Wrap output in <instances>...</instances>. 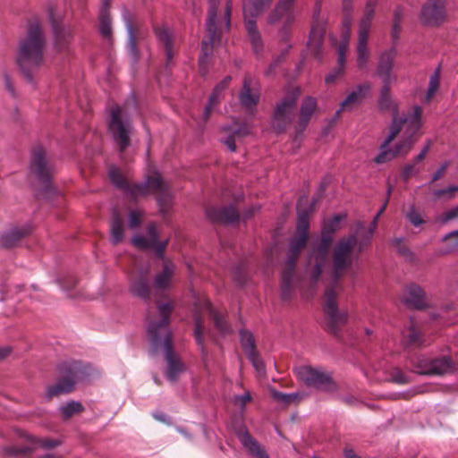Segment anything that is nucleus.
<instances>
[{
	"instance_id": "5fc2aeb1",
	"label": "nucleus",
	"mask_w": 458,
	"mask_h": 458,
	"mask_svg": "<svg viewBox=\"0 0 458 458\" xmlns=\"http://www.w3.org/2000/svg\"><path fill=\"white\" fill-rule=\"evenodd\" d=\"M143 213L140 210H131L129 213L128 220H129V227L134 229L138 227L142 220Z\"/></svg>"
},
{
	"instance_id": "a19ab883",
	"label": "nucleus",
	"mask_w": 458,
	"mask_h": 458,
	"mask_svg": "<svg viewBox=\"0 0 458 458\" xmlns=\"http://www.w3.org/2000/svg\"><path fill=\"white\" fill-rule=\"evenodd\" d=\"M343 12L346 16L344 21V25L346 29V31L344 33V41H349L352 24L350 16L352 12V0H343Z\"/></svg>"
},
{
	"instance_id": "2eb2a0df",
	"label": "nucleus",
	"mask_w": 458,
	"mask_h": 458,
	"mask_svg": "<svg viewBox=\"0 0 458 458\" xmlns=\"http://www.w3.org/2000/svg\"><path fill=\"white\" fill-rule=\"evenodd\" d=\"M374 16L375 11L364 9L363 14L359 21L357 65L360 69H363L367 66L369 59L370 53L368 47V42Z\"/></svg>"
},
{
	"instance_id": "393cba45",
	"label": "nucleus",
	"mask_w": 458,
	"mask_h": 458,
	"mask_svg": "<svg viewBox=\"0 0 458 458\" xmlns=\"http://www.w3.org/2000/svg\"><path fill=\"white\" fill-rule=\"evenodd\" d=\"M401 300L413 309L420 310L426 306L425 293L415 284H411L404 288Z\"/></svg>"
},
{
	"instance_id": "ea45409f",
	"label": "nucleus",
	"mask_w": 458,
	"mask_h": 458,
	"mask_svg": "<svg viewBox=\"0 0 458 458\" xmlns=\"http://www.w3.org/2000/svg\"><path fill=\"white\" fill-rule=\"evenodd\" d=\"M62 417L64 420L70 419L76 413H80L83 411V406L81 403L76 401H71L59 408Z\"/></svg>"
},
{
	"instance_id": "864d4df0",
	"label": "nucleus",
	"mask_w": 458,
	"mask_h": 458,
	"mask_svg": "<svg viewBox=\"0 0 458 458\" xmlns=\"http://www.w3.org/2000/svg\"><path fill=\"white\" fill-rule=\"evenodd\" d=\"M458 191V186H450L445 189L437 190L433 192L435 199H439L443 197L450 199L453 198L454 193Z\"/></svg>"
},
{
	"instance_id": "423d86ee",
	"label": "nucleus",
	"mask_w": 458,
	"mask_h": 458,
	"mask_svg": "<svg viewBox=\"0 0 458 458\" xmlns=\"http://www.w3.org/2000/svg\"><path fill=\"white\" fill-rule=\"evenodd\" d=\"M340 221L341 216H335L326 222L321 232L320 240L312 245V250L309 257V266L312 264L314 266L311 271V277L315 282L319 278L323 267L327 264L328 250L334 233L339 229Z\"/></svg>"
},
{
	"instance_id": "7c9ffc66",
	"label": "nucleus",
	"mask_w": 458,
	"mask_h": 458,
	"mask_svg": "<svg viewBox=\"0 0 458 458\" xmlns=\"http://www.w3.org/2000/svg\"><path fill=\"white\" fill-rule=\"evenodd\" d=\"M242 445L256 458H270L265 448L259 445L249 432L245 431L240 436Z\"/></svg>"
},
{
	"instance_id": "9b49d317",
	"label": "nucleus",
	"mask_w": 458,
	"mask_h": 458,
	"mask_svg": "<svg viewBox=\"0 0 458 458\" xmlns=\"http://www.w3.org/2000/svg\"><path fill=\"white\" fill-rule=\"evenodd\" d=\"M109 131L119 147L123 151L131 143L130 135L132 131V124L123 109L114 106L110 109Z\"/></svg>"
},
{
	"instance_id": "c03bdc74",
	"label": "nucleus",
	"mask_w": 458,
	"mask_h": 458,
	"mask_svg": "<svg viewBox=\"0 0 458 458\" xmlns=\"http://www.w3.org/2000/svg\"><path fill=\"white\" fill-rule=\"evenodd\" d=\"M225 88H226V86H225V84H221V82L215 87L214 91L208 99V103L205 107V112H204V119L205 120H207L208 118L209 114H211L212 108L218 102V95Z\"/></svg>"
},
{
	"instance_id": "a18cd8bd",
	"label": "nucleus",
	"mask_w": 458,
	"mask_h": 458,
	"mask_svg": "<svg viewBox=\"0 0 458 458\" xmlns=\"http://www.w3.org/2000/svg\"><path fill=\"white\" fill-rule=\"evenodd\" d=\"M440 71L437 69L430 76L429 84L427 91L426 101L429 102L439 88Z\"/></svg>"
},
{
	"instance_id": "a211bd4d",
	"label": "nucleus",
	"mask_w": 458,
	"mask_h": 458,
	"mask_svg": "<svg viewBox=\"0 0 458 458\" xmlns=\"http://www.w3.org/2000/svg\"><path fill=\"white\" fill-rule=\"evenodd\" d=\"M420 22L427 26H438L445 20V1L428 0L421 7Z\"/></svg>"
},
{
	"instance_id": "09e8293b",
	"label": "nucleus",
	"mask_w": 458,
	"mask_h": 458,
	"mask_svg": "<svg viewBox=\"0 0 458 458\" xmlns=\"http://www.w3.org/2000/svg\"><path fill=\"white\" fill-rule=\"evenodd\" d=\"M431 367V359L428 358H419L414 363V370L416 373L420 375H433Z\"/></svg>"
},
{
	"instance_id": "4d7b16f0",
	"label": "nucleus",
	"mask_w": 458,
	"mask_h": 458,
	"mask_svg": "<svg viewBox=\"0 0 458 458\" xmlns=\"http://www.w3.org/2000/svg\"><path fill=\"white\" fill-rule=\"evenodd\" d=\"M247 357L258 372L263 373L265 371L263 361L257 353V352H253L251 353L247 354Z\"/></svg>"
},
{
	"instance_id": "aec40b11",
	"label": "nucleus",
	"mask_w": 458,
	"mask_h": 458,
	"mask_svg": "<svg viewBox=\"0 0 458 458\" xmlns=\"http://www.w3.org/2000/svg\"><path fill=\"white\" fill-rule=\"evenodd\" d=\"M395 57L394 48L384 51L380 55L376 75L381 80L382 84H392L396 81L397 76L393 72Z\"/></svg>"
},
{
	"instance_id": "774afa93",
	"label": "nucleus",
	"mask_w": 458,
	"mask_h": 458,
	"mask_svg": "<svg viewBox=\"0 0 458 458\" xmlns=\"http://www.w3.org/2000/svg\"><path fill=\"white\" fill-rule=\"evenodd\" d=\"M453 237L456 239V245H458V230L450 232L449 233L445 234L443 238V241H447Z\"/></svg>"
},
{
	"instance_id": "f704fd0d",
	"label": "nucleus",
	"mask_w": 458,
	"mask_h": 458,
	"mask_svg": "<svg viewBox=\"0 0 458 458\" xmlns=\"http://www.w3.org/2000/svg\"><path fill=\"white\" fill-rule=\"evenodd\" d=\"M109 0H104L99 13V32L103 38L109 39L112 37L111 17L108 11Z\"/></svg>"
},
{
	"instance_id": "f3484780",
	"label": "nucleus",
	"mask_w": 458,
	"mask_h": 458,
	"mask_svg": "<svg viewBox=\"0 0 458 458\" xmlns=\"http://www.w3.org/2000/svg\"><path fill=\"white\" fill-rule=\"evenodd\" d=\"M294 1L280 0L267 16V22L271 25L282 22V28L280 29L282 38L286 37L289 28L295 21Z\"/></svg>"
},
{
	"instance_id": "f03ea898",
	"label": "nucleus",
	"mask_w": 458,
	"mask_h": 458,
	"mask_svg": "<svg viewBox=\"0 0 458 458\" xmlns=\"http://www.w3.org/2000/svg\"><path fill=\"white\" fill-rule=\"evenodd\" d=\"M173 308L170 302L159 304V319L155 320L148 318L147 332L154 349L164 350L167 362L165 377L169 381L175 382L178 376L184 371L185 367L173 352L171 333L167 327Z\"/></svg>"
},
{
	"instance_id": "0eeeda50",
	"label": "nucleus",
	"mask_w": 458,
	"mask_h": 458,
	"mask_svg": "<svg viewBox=\"0 0 458 458\" xmlns=\"http://www.w3.org/2000/svg\"><path fill=\"white\" fill-rule=\"evenodd\" d=\"M210 7L208 11V17L207 20V38L202 41V54L203 58L200 60L202 63L205 58L208 57L212 53L213 46L216 41L219 40L220 34L223 30H228L231 23L232 13V2L229 0L225 4V11L223 21H219L216 17L219 0H208Z\"/></svg>"
},
{
	"instance_id": "bb28decb",
	"label": "nucleus",
	"mask_w": 458,
	"mask_h": 458,
	"mask_svg": "<svg viewBox=\"0 0 458 458\" xmlns=\"http://www.w3.org/2000/svg\"><path fill=\"white\" fill-rule=\"evenodd\" d=\"M174 274V266L171 262H165L164 269L157 273L153 281V289L157 293L168 290L172 285V279Z\"/></svg>"
},
{
	"instance_id": "cd10ccee",
	"label": "nucleus",
	"mask_w": 458,
	"mask_h": 458,
	"mask_svg": "<svg viewBox=\"0 0 458 458\" xmlns=\"http://www.w3.org/2000/svg\"><path fill=\"white\" fill-rule=\"evenodd\" d=\"M206 213L211 221L216 223H233L239 218L236 209L233 207L210 208Z\"/></svg>"
},
{
	"instance_id": "603ef678",
	"label": "nucleus",
	"mask_w": 458,
	"mask_h": 458,
	"mask_svg": "<svg viewBox=\"0 0 458 458\" xmlns=\"http://www.w3.org/2000/svg\"><path fill=\"white\" fill-rule=\"evenodd\" d=\"M377 219L378 217L377 216H375L372 223H371V226L369 228V231L368 233V235L365 237V238H362L359 241V252H362L363 250L369 244L370 242V239L372 237V234L375 231V228L377 226Z\"/></svg>"
},
{
	"instance_id": "052dcab7",
	"label": "nucleus",
	"mask_w": 458,
	"mask_h": 458,
	"mask_svg": "<svg viewBox=\"0 0 458 458\" xmlns=\"http://www.w3.org/2000/svg\"><path fill=\"white\" fill-rule=\"evenodd\" d=\"M392 380L397 384H408L410 383L409 377L400 370H395L392 374Z\"/></svg>"
},
{
	"instance_id": "c756f323",
	"label": "nucleus",
	"mask_w": 458,
	"mask_h": 458,
	"mask_svg": "<svg viewBox=\"0 0 458 458\" xmlns=\"http://www.w3.org/2000/svg\"><path fill=\"white\" fill-rule=\"evenodd\" d=\"M402 341L405 347L417 348L422 346L424 343L423 336L413 320L411 321L410 327L403 331Z\"/></svg>"
},
{
	"instance_id": "4be33fe9",
	"label": "nucleus",
	"mask_w": 458,
	"mask_h": 458,
	"mask_svg": "<svg viewBox=\"0 0 458 458\" xmlns=\"http://www.w3.org/2000/svg\"><path fill=\"white\" fill-rule=\"evenodd\" d=\"M149 269L142 267L134 272L130 279V292L136 297L143 300L149 299L151 286L149 284Z\"/></svg>"
},
{
	"instance_id": "13d9d810",
	"label": "nucleus",
	"mask_w": 458,
	"mask_h": 458,
	"mask_svg": "<svg viewBox=\"0 0 458 458\" xmlns=\"http://www.w3.org/2000/svg\"><path fill=\"white\" fill-rule=\"evenodd\" d=\"M311 38L309 46L310 49L314 50L318 48L320 46L321 38H322V33L319 30H317V29L312 28L311 30Z\"/></svg>"
},
{
	"instance_id": "4468645a",
	"label": "nucleus",
	"mask_w": 458,
	"mask_h": 458,
	"mask_svg": "<svg viewBox=\"0 0 458 458\" xmlns=\"http://www.w3.org/2000/svg\"><path fill=\"white\" fill-rule=\"evenodd\" d=\"M335 287H337L336 282L326 289L324 301V310L327 315V328L333 334H336L347 322L348 318L346 312L338 310Z\"/></svg>"
},
{
	"instance_id": "6ab92c4d",
	"label": "nucleus",
	"mask_w": 458,
	"mask_h": 458,
	"mask_svg": "<svg viewBox=\"0 0 458 458\" xmlns=\"http://www.w3.org/2000/svg\"><path fill=\"white\" fill-rule=\"evenodd\" d=\"M148 237L135 235L131 243L140 250L154 249L157 256L163 259V253L168 244V240L158 242V233L157 225L153 223L147 226Z\"/></svg>"
},
{
	"instance_id": "e2e57ef3",
	"label": "nucleus",
	"mask_w": 458,
	"mask_h": 458,
	"mask_svg": "<svg viewBox=\"0 0 458 458\" xmlns=\"http://www.w3.org/2000/svg\"><path fill=\"white\" fill-rule=\"evenodd\" d=\"M448 166L449 162H445L444 164H442L441 166L433 174L432 182L438 181L444 175Z\"/></svg>"
},
{
	"instance_id": "49530a36",
	"label": "nucleus",
	"mask_w": 458,
	"mask_h": 458,
	"mask_svg": "<svg viewBox=\"0 0 458 458\" xmlns=\"http://www.w3.org/2000/svg\"><path fill=\"white\" fill-rule=\"evenodd\" d=\"M240 335H241V343H242V348L244 349L246 354L256 352L255 341H254L252 334L246 330H241Z\"/></svg>"
},
{
	"instance_id": "a878e982",
	"label": "nucleus",
	"mask_w": 458,
	"mask_h": 458,
	"mask_svg": "<svg viewBox=\"0 0 458 458\" xmlns=\"http://www.w3.org/2000/svg\"><path fill=\"white\" fill-rule=\"evenodd\" d=\"M51 23L54 32L55 47L57 51H63L67 48L72 35L69 28L64 27L51 14Z\"/></svg>"
},
{
	"instance_id": "79ce46f5",
	"label": "nucleus",
	"mask_w": 458,
	"mask_h": 458,
	"mask_svg": "<svg viewBox=\"0 0 458 458\" xmlns=\"http://www.w3.org/2000/svg\"><path fill=\"white\" fill-rule=\"evenodd\" d=\"M225 88H226V86H225V84H221V82L215 87L214 91L208 99V103L205 107V112H204V119L205 120H207L208 118L209 114H211L212 108L218 102V95Z\"/></svg>"
},
{
	"instance_id": "c9c22d12",
	"label": "nucleus",
	"mask_w": 458,
	"mask_h": 458,
	"mask_svg": "<svg viewBox=\"0 0 458 458\" xmlns=\"http://www.w3.org/2000/svg\"><path fill=\"white\" fill-rule=\"evenodd\" d=\"M156 36L159 42L164 45L165 55L168 61L173 58V38L170 30L165 27H157L155 30Z\"/></svg>"
},
{
	"instance_id": "69168bd1",
	"label": "nucleus",
	"mask_w": 458,
	"mask_h": 458,
	"mask_svg": "<svg viewBox=\"0 0 458 458\" xmlns=\"http://www.w3.org/2000/svg\"><path fill=\"white\" fill-rule=\"evenodd\" d=\"M59 445H60V442L56 441V440L44 439L41 441V445L47 449L54 448Z\"/></svg>"
},
{
	"instance_id": "f8f14e48",
	"label": "nucleus",
	"mask_w": 458,
	"mask_h": 458,
	"mask_svg": "<svg viewBox=\"0 0 458 458\" xmlns=\"http://www.w3.org/2000/svg\"><path fill=\"white\" fill-rule=\"evenodd\" d=\"M81 371V364L78 361L72 360L62 363L59 366L61 378L56 382V384L47 388V399L51 400L55 396L72 392L73 390L76 378Z\"/></svg>"
},
{
	"instance_id": "7ed1b4c3",
	"label": "nucleus",
	"mask_w": 458,
	"mask_h": 458,
	"mask_svg": "<svg viewBox=\"0 0 458 458\" xmlns=\"http://www.w3.org/2000/svg\"><path fill=\"white\" fill-rule=\"evenodd\" d=\"M312 209L307 196H302L297 203L298 225L295 236L291 240L285 267L282 275V297L288 300L293 288V277L296 261L305 248L309 237V214Z\"/></svg>"
},
{
	"instance_id": "412c9836",
	"label": "nucleus",
	"mask_w": 458,
	"mask_h": 458,
	"mask_svg": "<svg viewBox=\"0 0 458 458\" xmlns=\"http://www.w3.org/2000/svg\"><path fill=\"white\" fill-rule=\"evenodd\" d=\"M31 172L47 189L51 178V167L47 165L46 151L42 147H37L33 150L31 160Z\"/></svg>"
},
{
	"instance_id": "6e6552de",
	"label": "nucleus",
	"mask_w": 458,
	"mask_h": 458,
	"mask_svg": "<svg viewBox=\"0 0 458 458\" xmlns=\"http://www.w3.org/2000/svg\"><path fill=\"white\" fill-rule=\"evenodd\" d=\"M359 241L356 234L341 238L333 248L332 275L335 280L341 278L352 267L359 252Z\"/></svg>"
},
{
	"instance_id": "3c124183",
	"label": "nucleus",
	"mask_w": 458,
	"mask_h": 458,
	"mask_svg": "<svg viewBox=\"0 0 458 458\" xmlns=\"http://www.w3.org/2000/svg\"><path fill=\"white\" fill-rule=\"evenodd\" d=\"M458 218V205L450 208L446 212L443 213L442 215L438 216L436 218L437 223L440 225H445L448 222L454 220Z\"/></svg>"
},
{
	"instance_id": "4c0bfd02",
	"label": "nucleus",
	"mask_w": 458,
	"mask_h": 458,
	"mask_svg": "<svg viewBox=\"0 0 458 458\" xmlns=\"http://www.w3.org/2000/svg\"><path fill=\"white\" fill-rule=\"evenodd\" d=\"M123 239V224L120 216L115 213L111 222V241L113 244L120 243Z\"/></svg>"
},
{
	"instance_id": "0e129e2a",
	"label": "nucleus",
	"mask_w": 458,
	"mask_h": 458,
	"mask_svg": "<svg viewBox=\"0 0 458 458\" xmlns=\"http://www.w3.org/2000/svg\"><path fill=\"white\" fill-rule=\"evenodd\" d=\"M4 82L6 90L13 97H15V90L11 78L8 74L4 75Z\"/></svg>"
},
{
	"instance_id": "9d476101",
	"label": "nucleus",
	"mask_w": 458,
	"mask_h": 458,
	"mask_svg": "<svg viewBox=\"0 0 458 458\" xmlns=\"http://www.w3.org/2000/svg\"><path fill=\"white\" fill-rule=\"evenodd\" d=\"M294 371L297 378L308 386L329 393H334L338 389L331 373L319 368L301 366L296 368Z\"/></svg>"
},
{
	"instance_id": "6e6d98bb",
	"label": "nucleus",
	"mask_w": 458,
	"mask_h": 458,
	"mask_svg": "<svg viewBox=\"0 0 458 458\" xmlns=\"http://www.w3.org/2000/svg\"><path fill=\"white\" fill-rule=\"evenodd\" d=\"M250 401L251 394L249 391H245L242 394H237L233 397V403L242 409H243Z\"/></svg>"
},
{
	"instance_id": "bf43d9fd",
	"label": "nucleus",
	"mask_w": 458,
	"mask_h": 458,
	"mask_svg": "<svg viewBox=\"0 0 458 458\" xmlns=\"http://www.w3.org/2000/svg\"><path fill=\"white\" fill-rule=\"evenodd\" d=\"M392 244L394 247H395L397 249V251L403 255V256H407V255H410L411 252L409 250V249L403 244V238H395L392 241Z\"/></svg>"
},
{
	"instance_id": "58836bf2",
	"label": "nucleus",
	"mask_w": 458,
	"mask_h": 458,
	"mask_svg": "<svg viewBox=\"0 0 458 458\" xmlns=\"http://www.w3.org/2000/svg\"><path fill=\"white\" fill-rule=\"evenodd\" d=\"M270 393L275 401L284 404L297 403L302 399L299 393L284 394L276 389H271Z\"/></svg>"
},
{
	"instance_id": "f257e3e1",
	"label": "nucleus",
	"mask_w": 458,
	"mask_h": 458,
	"mask_svg": "<svg viewBox=\"0 0 458 458\" xmlns=\"http://www.w3.org/2000/svg\"><path fill=\"white\" fill-rule=\"evenodd\" d=\"M381 111L390 112L393 115L389 132L380 146V152L375 157L377 164H383L402 156L405 157L418 140V132L422 125V109L414 106L412 111L399 116L398 105L393 99L391 84H382L377 100Z\"/></svg>"
},
{
	"instance_id": "de8ad7c7",
	"label": "nucleus",
	"mask_w": 458,
	"mask_h": 458,
	"mask_svg": "<svg viewBox=\"0 0 458 458\" xmlns=\"http://www.w3.org/2000/svg\"><path fill=\"white\" fill-rule=\"evenodd\" d=\"M405 217L415 227H419L426 223V220L423 218L422 215L413 205L410 206L408 211L405 214Z\"/></svg>"
},
{
	"instance_id": "ddd939ff",
	"label": "nucleus",
	"mask_w": 458,
	"mask_h": 458,
	"mask_svg": "<svg viewBox=\"0 0 458 458\" xmlns=\"http://www.w3.org/2000/svg\"><path fill=\"white\" fill-rule=\"evenodd\" d=\"M296 103L297 95L293 93L276 105L271 119V127L275 131L284 132L293 123L296 115Z\"/></svg>"
},
{
	"instance_id": "680f3d73",
	"label": "nucleus",
	"mask_w": 458,
	"mask_h": 458,
	"mask_svg": "<svg viewBox=\"0 0 458 458\" xmlns=\"http://www.w3.org/2000/svg\"><path fill=\"white\" fill-rule=\"evenodd\" d=\"M415 173H417V171L415 170V164L413 163L407 164L403 169V176L404 180H408Z\"/></svg>"
},
{
	"instance_id": "5701e85b",
	"label": "nucleus",
	"mask_w": 458,
	"mask_h": 458,
	"mask_svg": "<svg viewBox=\"0 0 458 458\" xmlns=\"http://www.w3.org/2000/svg\"><path fill=\"white\" fill-rule=\"evenodd\" d=\"M259 87L258 82L250 76L243 80L242 89L240 93L241 104L248 109L257 106L259 101Z\"/></svg>"
},
{
	"instance_id": "72a5a7b5",
	"label": "nucleus",
	"mask_w": 458,
	"mask_h": 458,
	"mask_svg": "<svg viewBox=\"0 0 458 458\" xmlns=\"http://www.w3.org/2000/svg\"><path fill=\"white\" fill-rule=\"evenodd\" d=\"M348 43L349 41L344 40L340 45L338 48V66L326 76L325 81L327 84L333 83L336 78L344 73Z\"/></svg>"
},
{
	"instance_id": "20e7f679",
	"label": "nucleus",
	"mask_w": 458,
	"mask_h": 458,
	"mask_svg": "<svg viewBox=\"0 0 458 458\" xmlns=\"http://www.w3.org/2000/svg\"><path fill=\"white\" fill-rule=\"evenodd\" d=\"M46 38L38 22L30 23L27 34L19 42L17 64L24 77L31 81L33 73L43 64Z\"/></svg>"
},
{
	"instance_id": "e433bc0d",
	"label": "nucleus",
	"mask_w": 458,
	"mask_h": 458,
	"mask_svg": "<svg viewBox=\"0 0 458 458\" xmlns=\"http://www.w3.org/2000/svg\"><path fill=\"white\" fill-rule=\"evenodd\" d=\"M431 367L430 371L433 372V375H443L452 371L453 363L449 357L444 356L439 359H431Z\"/></svg>"
},
{
	"instance_id": "c85d7f7f",
	"label": "nucleus",
	"mask_w": 458,
	"mask_h": 458,
	"mask_svg": "<svg viewBox=\"0 0 458 458\" xmlns=\"http://www.w3.org/2000/svg\"><path fill=\"white\" fill-rule=\"evenodd\" d=\"M29 233L28 228H13L1 235L0 246L5 249L13 248Z\"/></svg>"
},
{
	"instance_id": "dca6fc26",
	"label": "nucleus",
	"mask_w": 458,
	"mask_h": 458,
	"mask_svg": "<svg viewBox=\"0 0 458 458\" xmlns=\"http://www.w3.org/2000/svg\"><path fill=\"white\" fill-rule=\"evenodd\" d=\"M200 309L207 310L209 314L211 315L215 326L222 334L225 335L231 331L230 327L228 326L227 322L225 321L223 315L219 314L218 312L215 311L213 308L211 307V304L209 301L206 297H200L198 301L195 303V314H194V321H195V329H194V335L195 339L199 345H203V324L200 318V316L199 314Z\"/></svg>"
},
{
	"instance_id": "8fccbe9b",
	"label": "nucleus",
	"mask_w": 458,
	"mask_h": 458,
	"mask_svg": "<svg viewBox=\"0 0 458 458\" xmlns=\"http://www.w3.org/2000/svg\"><path fill=\"white\" fill-rule=\"evenodd\" d=\"M250 131V127L247 126V125H243L242 127H240L239 129L235 130L233 132V135L230 136L225 141V145L227 146V148L231 150V151H235L236 150V145H235V137H242V136H245L247 134H249Z\"/></svg>"
},
{
	"instance_id": "b1692460",
	"label": "nucleus",
	"mask_w": 458,
	"mask_h": 458,
	"mask_svg": "<svg viewBox=\"0 0 458 458\" xmlns=\"http://www.w3.org/2000/svg\"><path fill=\"white\" fill-rule=\"evenodd\" d=\"M371 90V84L369 82H364L356 86L346 98L341 102L340 109L337 113L352 110L353 107L358 106L361 100L369 94Z\"/></svg>"
},
{
	"instance_id": "37998d69",
	"label": "nucleus",
	"mask_w": 458,
	"mask_h": 458,
	"mask_svg": "<svg viewBox=\"0 0 458 458\" xmlns=\"http://www.w3.org/2000/svg\"><path fill=\"white\" fill-rule=\"evenodd\" d=\"M225 88H226V86H225V84H221V82L215 87L214 91L208 99V103L205 107V112H204V119L205 120H207L208 118L209 114H211L212 108L218 102V95Z\"/></svg>"
},
{
	"instance_id": "1a4fd4ad",
	"label": "nucleus",
	"mask_w": 458,
	"mask_h": 458,
	"mask_svg": "<svg viewBox=\"0 0 458 458\" xmlns=\"http://www.w3.org/2000/svg\"><path fill=\"white\" fill-rule=\"evenodd\" d=\"M271 1L272 0H243V14L246 30L253 50L256 53L261 50L262 40L257 29L255 19L269 6Z\"/></svg>"
},
{
	"instance_id": "338daca9",
	"label": "nucleus",
	"mask_w": 458,
	"mask_h": 458,
	"mask_svg": "<svg viewBox=\"0 0 458 458\" xmlns=\"http://www.w3.org/2000/svg\"><path fill=\"white\" fill-rule=\"evenodd\" d=\"M12 352V349L8 346L0 348V360L6 358Z\"/></svg>"
},
{
	"instance_id": "39448f33",
	"label": "nucleus",
	"mask_w": 458,
	"mask_h": 458,
	"mask_svg": "<svg viewBox=\"0 0 458 458\" xmlns=\"http://www.w3.org/2000/svg\"><path fill=\"white\" fill-rule=\"evenodd\" d=\"M108 176L115 187L123 190L132 198L143 197L150 193L156 194L162 212H165L166 206L169 204L170 194L168 185L157 172L148 175L144 182L138 184L130 183L114 165L109 167Z\"/></svg>"
},
{
	"instance_id": "473e14b6",
	"label": "nucleus",
	"mask_w": 458,
	"mask_h": 458,
	"mask_svg": "<svg viewBox=\"0 0 458 458\" xmlns=\"http://www.w3.org/2000/svg\"><path fill=\"white\" fill-rule=\"evenodd\" d=\"M316 107L317 101L315 98L308 97L304 99L301 107V113L298 120L297 127L299 131H302L306 127Z\"/></svg>"
},
{
	"instance_id": "2f4dec72",
	"label": "nucleus",
	"mask_w": 458,
	"mask_h": 458,
	"mask_svg": "<svg viewBox=\"0 0 458 458\" xmlns=\"http://www.w3.org/2000/svg\"><path fill=\"white\" fill-rule=\"evenodd\" d=\"M123 20L128 32L127 50L132 61L136 62L139 57V50L137 47L135 29L128 13H124Z\"/></svg>"
}]
</instances>
